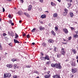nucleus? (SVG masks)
Returning <instances> with one entry per match:
<instances>
[{"mask_svg": "<svg viewBox=\"0 0 78 78\" xmlns=\"http://www.w3.org/2000/svg\"><path fill=\"white\" fill-rule=\"evenodd\" d=\"M69 15L70 16V17L72 18L73 17L74 15H73V12H69Z\"/></svg>", "mask_w": 78, "mask_h": 78, "instance_id": "9d476101", "label": "nucleus"}, {"mask_svg": "<svg viewBox=\"0 0 78 78\" xmlns=\"http://www.w3.org/2000/svg\"><path fill=\"white\" fill-rule=\"evenodd\" d=\"M5 8H3V12H5Z\"/></svg>", "mask_w": 78, "mask_h": 78, "instance_id": "603ef678", "label": "nucleus"}, {"mask_svg": "<svg viewBox=\"0 0 78 78\" xmlns=\"http://www.w3.org/2000/svg\"><path fill=\"white\" fill-rule=\"evenodd\" d=\"M63 41H66V40H65V39H63Z\"/></svg>", "mask_w": 78, "mask_h": 78, "instance_id": "774afa93", "label": "nucleus"}, {"mask_svg": "<svg viewBox=\"0 0 78 78\" xmlns=\"http://www.w3.org/2000/svg\"><path fill=\"white\" fill-rule=\"evenodd\" d=\"M14 69H16V67H17V65L16 64H14Z\"/></svg>", "mask_w": 78, "mask_h": 78, "instance_id": "e433bc0d", "label": "nucleus"}, {"mask_svg": "<svg viewBox=\"0 0 78 78\" xmlns=\"http://www.w3.org/2000/svg\"><path fill=\"white\" fill-rule=\"evenodd\" d=\"M11 25H14V24L13 23H12Z\"/></svg>", "mask_w": 78, "mask_h": 78, "instance_id": "052dcab7", "label": "nucleus"}, {"mask_svg": "<svg viewBox=\"0 0 78 78\" xmlns=\"http://www.w3.org/2000/svg\"><path fill=\"white\" fill-rule=\"evenodd\" d=\"M46 17V15L45 14L42 15L41 16V18L42 19H45Z\"/></svg>", "mask_w": 78, "mask_h": 78, "instance_id": "4468645a", "label": "nucleus"}, {"mask_svg": "<svg viewBox=\"0 0 78 78\" xmlns=\"http://www.w3.org/2000/svg\"><path fill=\"white\" fill-rule=\"evenodd\" d=\"M72 51L74 54H76V51H75V50L73 49L72 50Z\"/></svg>", "mask_w": 78, "mask_h": 78, "instance_id": "7c9ffc66", "label": "nucleus"}, {"mask_svg": "<svg viewBox=\"0 0 78 78\" xmlns=\"http://www.w3.org/2000/svg\"><path fill=\"white\" fill-rule=\"evenodd\" d=\"M59 2H61V0H57Z\"/></svg>", "mask_w": 78, "mask_h": 78, "instance_id": "69168bd1", "label": "nucleus"}, {"mask_svg": "<svg viewBox=\"0 0 78 78\" xmlns=\"http://www.w3.org/2000/svg\"><path fill=\"white\" fill-rule=\"evenodd\" d=\"M50 75H45V76H44V77L45 78H48L50 77Z\"/></svg>", "mask_w": 78, "mask_h": 78, "instance_id": "6ab92c4d", "label": "nucleus"}, {"mask_svg": "<svg viewBox=\"0 0 78 78\" xmlns=\"http://www.w3.org/2000/svg\"><path fill=\"white\" fill-rule=\"evenodd\" d=\"M13 78H17V76L16 75H14L13 76Z\"/></svg>", "mask_w": 78, "mask_h": 78, "instance_id": "de8ad7c7", "label": "nucleus"}, {"mask_svg": "<svg viewBox=\"0 0 78 78\" xmlns=\"http://www.w3.org/2000/svg\"><path fill=\"white\" fill-rule=\"evenodd\" d=\"M70 63L71 64V65L72 66H75V65L76 64H75V63L73 62V61H71L70 62Z\"/></svg>", "mask_w": 78, "mask_h": 78, "instance_id": "6e6552de", "label": "nucleus"}, {"mask_svg": "<svg viewBox=\"0 0 78 78\" xmlns=\"http://www.w3.org/2000/svg\"><path fill=\"white\" fill-rule=\"evenodd\" d=\"M11 74L9 73H5L4 74V78H6V77L9 78L11 77Z\"/></svg>", "mask_w": 78, "mask_h": 78, "instance_id": "f03ea898", "label": "nucleus"}, {"mask_svg": "<svg viewBox=\"0 0 78 78\" xmlns=\"http://www.w3.org/2000/svg\"><path fill=\"white\" fill-rule=\"evenodd\" d=\"M36 30V28H34L31 31L32 32H34V30Z\"/></svg>", "mask_w": 78, "mask_h": 78, "instance_id": "58836bf2", "label": "nucleus"}, {"mask_svg": "<svg viewBox=\"0 0 78 78\" xmlns=\"http://www.w3.org/2000/svg\"><path fill=\"white\" fill-rule=\"evenodd\" d=\"M71 39H72V37H69L68 40H70Z\"/></svg>", "mask_w": 78, "mask_h": 78, "instance_id": "79ce46f5", "label": "nucleus"}, {"mask_svg": "<svg viewBox=\"0 0 78 78\" xmlns=\"http://www.w3.org/2000/svg\"><path fill=\"white\" fill-rule=\"evenodd\" d=\"M18 13H19V15H20H20H21V14H22V12H18Z\"/></svg>", "mask_w": 78, "mask_h": 78, "instance_id": "473e14b6", "label": "nucleus"}, {"mask_svg": "<svg viewBox=\"0 0 78 78\" xmlns=\"http://www.w3.org/2000/svg\"><path fill=\"white\" fill-rule=\"evenodd\" d=\"M67 13H66V12H64L63 13V16H66L67 15Z\"/></svg>", "mask_w": 78, "mask_h": 78, "instance_id": "a878e982", "label": "nucleus"}, {"mask_svg": "<svg viewBox=\"0 0 78 78\" xmlns=\"http://www.w3.org/2000/svg\"><path fill=\"white\" fill-rule=\"evenodd\" d=\"M12 62H14L15 61H17V59L13 58L12 59Z\"/></svg>", "mask_w": 78, "mask_h": 78, "instance_id": "b1692460", "label": "nucleus"}, {"mask_svg": "<svg viewBox=\"0 0 78 78\" xmlns=\"http://www.w3.org/2000/svg\"><path fill=\"white\" fill-rule=\"evenodd\" d=\"M68 2H69L70 3H68V5L69 6V7H70L71 6V2H72V0H68Z\"/></svg>", "mask_w": 78, "mask_h": 78, "instance_id": "9b49d317", "label": "nucleus"}, {"mask_svg": "<svg viewBox=\"0 0 78 78\" xmlns=\"http://www.w3.org/2000/svg\"><path fill=\"white\" fill-rule=\"evenodd\" d=\"M56 48H57L56 47H54V50L55 51H56Z\"/></svg>", "mask_w": 78, "mask_h": 78, "instance_id": "a18cd8bd", "label": "nucleus"}, {"mask_svg": "<svg viewBox=\"0 0 78 78\" xmlns=\"http://www.w3.org/2000/svg\"><path fill=\"white\" fill-rule=\"evenodd\" d=\"M58 16V14L56 13H54L53 15V17H56Z\"/></svg>", "mask_w": 78, "mask_h": 78, "instance_id": "a211bd4d", "label": "nucleus"}, {"mask_svg": "<svg viewBox=\"0 0 78 78\" xmlns=\"http://www.w3.org/2000/svg\"><path fill=\"white\" fill-rule=\"evenodd\" d=\"M55 29L56 31H57V30H58V28L57 27H55Z\"/></svg>", "mask_w": 78, "mask_h": 78, "instance_id": "72a5a7b5", "label": "nucleus"}, {"mask_svg": "<svg viewBox=\"0 0 78 78\" xmlns=\"http://www.w3.org/2000/svg\"><path fill=\"white\" fill-rule=\"evenodd\" d=\"M45 12H47V13H48V11H46Z\"/></svg>", "mask_w": 78, "mask_h": 78, "instance_id": "680f3d73", "label": "nucleus"}, {"mask_svg": "<svg viewBox=\"0 0 78 78\" xmlns=\"http://www.w3.org/2000/svg\"><path fill=\"white\" fill-rule=\"evenodd\" d=\"M70 28H71V30H74L75 29V28L74 27H70Z\"/></svg>", "mask_w": 78, "mask_h": 78, "instance_id": "c85d7f7f", "label": "nucleus"}, {"mask_svg": "<svg viewBox=\"0 0 78 78\" xmlns=\"http://www.w3.org/2000/svg\"><path fill=\"white\" fill-rule=\"evenodd\" d=\"M51 5L52 6H56V4L53 3V2H51Z\"/></svg>", "mask_w": 78, "mask_h": 78, "instance_id": "aec40b11", "label": "nucleus"}, {"mask_svg": "<svg viewBox=\"0 0 78 78\" xmlns=\"http://www.w3.org/2000/svg\"><path fill=\"white\" fill-rule=\"evenodd\" d=\"M8 17L9 18H10V19H12V17H11V15L10 14H9L8 16Z\"/></svg>", "mask_w": 78, "mask_h": 78, "instance_id": "bb28decb", "label": "nucleus"}, {"mask_svg": "<svg viewBox=\"0 0 78 78\" xmlns=\"http://www.w3.org/2000/svg\"><path fill=\"white\" fill-rule=\"evenodd\" d=\"M44 29H45V28L44 27L40 26L39 27V29L40 31H41V30H43Z\"/></svg>", "mask_w": 78, "mask_h": 78, "instance_id": "f8f14e48", "label": "nucleus"}, {"mask_svg": "<svg viewBox=\"0 0 78 78\" xmlns=\"http://www.w3.org/2000/svg\"><path fill=\"white\" fill-rule=\"evenodd\" d=\"M51 33H52V34L54 35V36H55L56 34H55V32H54V31L52 30L51 31Z\"/></svg>", "mask_w": 78, "mask_h": 78, "instance_id": "412c9836", "label": "nucleus"}, {"mask_svg": "<svg viewBox=\"0 0 78 78\" xmlns=\"http://www.w3.org/2000/svg\"><path fill=\"white\" fill-rule=\"evenodd\" d=\"M21 3H23V0H20Z\"/></svg>", "mask_w": 78, "mask_h": 78, "instance_id": "6e6d98bb", "label": "nucleus"}, {"mask_svg": "<svg viewBox=\"0 0 78 78\" xmlns=\"http://www.w3.org/2000/svg\"><path fill=\"white\" fill-rule=\"evenodd\" d=\"M64 11H65V12L67 13V12H68V10L67 9H65Z\"/></svg>", "mask_w": 78, "mask_h": 78, "instance_id": "c756f323", "label": "nucleus"}, {"mask_svg": "<svg viewBox=\"0 0 78 78\" xmlns=\"http://www.w3.org/2000/svg\"><path fill=\"white\" fill-rule=\"evenodd\" d=\"M34 73H37V74H39V72L36 71L34 72Z\"/></svg>", "mask_w": 78, "mask_h": 78, "instance_id": "ea45409f", "label": "nucleus"}, {"mask_svg": "<svg viewBox=\"0 0 78 78\" xmlns=\"http://www.w3.org/2000/svg\"><path fill=\"white\" fill-rule=\"evenodd\" d=\"M19 36H18V35H17L16 33H15V38L16 39V38H17Z\"/></svg>", "mask_w": 78, "mask_h": 78, "instance_id": "393cba45", "label": "nucleus"}, {"mask_svg": "<svg viewBox=\"0 0 78 78\" xmlns=\"http://www.w3.org/2000/svg\"><path fill=\"white\" fill-rule=\"evenodd\" d=\"M42 45L43 46V47H46V43H43L42 44Z\"/></svg>", "mask_w": 78, "mask_h": 78, "instance_id": "4be33fe9", "label": "nucleus"}, {"mask_svg": "<svg viewBox=\"0 0 78 78\" xmlns=\"http://www.w3.org/2000/svg\"><path fill=\"white\" fill-rule=\"evenodd\" d=\"M54 78H60V76L59 75H56L53 76Z\"/></svg>", "mask_w": 78, "mask_h": 78, "instance_id": "1a4fd4ad", "label": "nucleus"}, {"mask_svg": "<svg viewBox=\"0 0 78 78\" xmlns=\"http://www.w3.org/2000/svg\"><path fill=\"white\" fill-rule=\"evenodd\" d=\"M65 50L64 48H62L61 49V53L62 55H64L65 53Z\"/></svg>", "mask_w": 78, "mask_h": 78, "instance_id": "20e7f679", "label": "nucleus"}, {"mask_svg": "<svg viewBox=\"0 0 78 78\" xmlns=\"http://www.w3.org/2000/svg\"><path fill=\"white\" fill-rule=\"evenodd\" d=\"M9 45H10V46H12V43H9Z\"/></svg>", "mask_w": 78, "mask_h": 78, "instance_id": "3c124183", "label": "nucleus"}, {"mask_svg": "<svg viewBox=\"0 0 78 78\" xmlns=\"http://www.w3.org/2000/svg\"><path fill=\"white\" fill-rule=\"evenodd\" d=\"M46 73H48V74H49L50 73V71H46L45 72Z\"/></svg>", "mask_w": 78, "mask_h": 78, "instance_id": "4c0bfd02", "label": "nucleus"}, {"mask_svg": "<svg viewBox=\"0 0 78 78\" xmlns=\"http://www.w3.org/2000/svg\"><path fill=\"white\" fill-rule=\"evenodd\" d=\"M24 14H25V16L27 17H30V15H29V14H28V13L24 12Z\"/></svg>", "mask_w": 78, "mask_h": 78, "instance_id": "ddd939ff", "label": "nucleus"}, {"mask_svg": "<svg viewBox=\"0 0 78 78\" xmlns=\"http://www.w3.org/2000/svg\"><path fill=\"white\" fill-rule=\"evenodd\" d=\"M50 64V62H47L46 63V64Z\"/></svg>", "mask_w": 78, "mask_h": 78, "instance_id": "37998d69", "label": "nucleus"}, {"mask_svg": "<svg viewBox=\"0 0 78 78\" xmlns=\"http://www.w3.org/2000/svg\"><path fill=\"white\" fill-rule=\"evenodd\" d=\"M63 31L65 33V34H67L68 33H69L68 30L66 28H64L63 29Z\"/></svg>", "mask_w": 78, "mask_h": 78, "instance_id": "39448f33", "label": "nucleus"}, {"mask_svg": "<svg viewBox=\"0 0 78 78\" xmlns=\"http://www.w3.org/2000/svg\"><path fill=\"white\" fill-rule=\"evenodd\" d=\"M48 42L49 43H53L54 42V41H53V40L51 39H49L48 40Z\"/></svg>", "mask_w": 78, "mask_h": 78, "instance_id": "0eeeda50", "label": "nucleus"}, {"mask_svg": "<svg viewBox=\"0 0 78 78\" xmlns=\"http://www.w3.org/2000/svg\"><path fill=\"white\" fill-rule=\"evenodd\" d=\"M70 75L71 76V77H73V75L72 74H71Z\"/></svg>", "mask_w": 78, "mask_h": 78, "instance_id": "864d4df0", "label": "nucleus"}, {"mask_svg": "<svg viewBox=\"0 0 78 78\" xmlns=\"http://www.w3.org/2000/svg\"><path fill=\"white\" fill-rule=\"evenodd\" d=\"M0 50H2V44L0 43Z\"/></svg>", "mask_w": 78, "mask_h": 78, "instance_id": "cd10ccee", "label": "nucleus"}, {"mask_svg": "<svg viewBox=\"0 0 78 78\" xmlns=\"http://www.w3.org/2000/svg\"><path fill=\"white\" fill-rule=\"evenodd\" d=\"M6 0L8 2H11V0Z\"/></svg>", "mask_w": 78, "mask_h": 78, "instance_id": "13d9d810", "label": "nucleus"}, {"mask_svg": "<svg viewBox=\"0 0 78 78\" xmlns=\"http://www.w3.org/2000/svg\"><path fill=\"white\" fill-rule=\"evenodd\" d=\"M73 37L75 38H77V37H78V35L77 34L74 35L73 36Z\"/></svg>", "mask_w": 78, "mask_h": 78, "instance_id": "5701e85b", "label": "nucleus"}, {"mask_svg": "<svg viewBox=\"0 0 78 78\" xmlns=\"http://www.w3.org/2000/svg\"><path fill=\"white\" fill-rule=\"evenodd\" d=\"M32 45H34V44H35V43H32Z\"/></svg>", "mask_w": 78, "mask_h": 78, "instance_id": "e2e57ef3", "label": "nucleus"}, {"mask_svg": "<svg viewBox=\"0 0 78 78\" xmlns=\"http://www.w3.org/2000/svg\"><path fill=\"white\" fill-rule=\"evenodd\" d=\"M40 23H43V22H42V21H41L40 22Z\"/></svg>", "mask_w": 78, "mask_h": 78, "instance_id": "bf43d9fd", "label": "nucleus"}, {"mask_svg": "<svg viewBox=\"0 0 78 78\" xmlns=\"http://www.w3.org/2000/svg\"><path fill=\"white\" fill-rule=\"evenodd\" d=\"M26 67L27 68H30L31 67V66L30 65H28L27 66H26Z\"/></svg>", "mask_w": 78, "mask_h": 78, "instance_id": "c9c22d12", "label": "nucleus"}, {"mask_svg": "<svg viewBox=\"0 0 78 78\" xmlns=\"http://www.w3.org/2000/svg\"><path fill=\"white\" fill-rule=\"evenodd\" d=\"M3 35L4 36H6V34H5V33H3Z\"/></svg>", "mask_w": 78, "mask_h": 78, "instance_id": "5fc2aeb1", "label": "nucleus"}, {"mask_svg": "<svg viewBox=\"0 0 78 78\" xmlns=\"http://www.w3.org/2000/svg\"><path fill=\"white\" fill-rule=\"evenodd\" d=\"M76 59H78V56H77L76 57Z\"/></svg>", "mask_w": 78, "mask_h": 78, "instance_id": "338daca9", "label": "nucleus"}, {"mask_svg": "<svg viewBox=\"0 0 78 78\" xmlns=\"http://www.w3.org/2000/svg\"><path fill=\"white\" fill-rule=\"evenodd\" d=\"M77 71V69L76 68H73L72 69V72L73 73H76Z\"/></svg>", "mask_w": 78, "mask_h": 78, "instance_id": "7ed1b4c3", "label": "nucleus"}, {"mask_svg": "<svg viewBox=\"0 0 78 78\" xmlns=\"http://www.w3.org/2000/svg\"><path fill=\"white\" fill-rule=\"evenodd\" d=\"M31 9H32V6L31 5H30L28 9V11H31Z\"/></svg>", "mask_w": 78, "mask_h": 78, "instance_id": "2eb2a0df", "label": "nucleus"}, {"mask_svg": "<svg viewBox=\"0 0 78 78\" xmlns=\"http://www.w3.org/2000/svg\"><path fill=\"white\" fill-rule=\"evenodd\" d=\"M7 67L9 68H11L12 67V64H8L6 65Z\"/></svg>", "mask_w": 78, "mask_h": 78, "instance_id": "423d86ee", "label": "nucleus"}, {"mask_svg": "<svg viewBox=\"0 0 78 78\" xmlns=\"http://www.w3.org/2000/svg\"><path fill=\"white\" fill-rule=\"evenodd\" d=\"M60 56V55L59 54H58L57 55V57L59 58Z\"/></svg>", "mask_w": 78, "mask_h": 78, "instance_id": "a19ab883", "label": "nucleus"}, {"mask_svg": "<svg viewBox=\"0 0 78 78\" xmlns=\"http://www.w3.org/2000/svg\"><path fill=\"white\" fill-rule=\"evenodd\" d=\"M27 38H30V35H27Z\"/></svg>", "mask_w": 78, "mask_h": 78, "instance_id": "49530a36", "label": "nucleus"}, {"mask_svg": "<svg viewBox=\"0 0 78 78\" xmlns=\"http://www.w3.org/2000/svg\"><path fill=\"white\" fill-rule=\"evenodd\" d=\"M45 59H47V60H50L49 59V57L47 55L46 56L44 57Z\"/></svg>", "mask_w": 78, "mask_h": 78, "instance_id": "dca6fc26", "label": "nucleus"}, {"mask_svg": "<svg viewBox=\"0 0 78 78\" xmlns=\"http://www.w3.org/2000/svg\"><path fill=\"white\" fill-rule=\"evenodd\" d=\"M51 66L53 67H55L56 68H57V69H61L62 68V67L61 66L60 63H56L55 64H51Z\"/></svg>", "mask_w": 78, "mask_h": 78, "instance_id": "f257e3e1", "label": "nucleus"}, {"mask_svg": "<svg viewBox=\"0 0 78 78\" xmlns=\"http://www.w3.org/2000/svg\"><path fill=\"white\" fill-rule=\"evenodd\" d=\"M26 35V34H25V33L24 34H23V36H25V35Z\"/></svg>", "mask_w": 78, "mask_h": 78, "instance_id": "4d7b16f0", "label": "nucleus"}, {"mask_svg": "<svg viewBox=\"0 0 78 78\" xmlns=\"http://www.w3.org/2000/svg\"><path fill=\"white\" fill-rule=\"evenodd\" d=\"M9 23H12V20H10L9 22Z\"/></svg>", "mask_w": 78, "mask_h": 78, "instance_id": "09e8293b", "label": "nucleus"}, {"mask_svg": "<svg viewBox=\"0 0 78 78\" xmlns=\"http://www.w3.org/2000/svg\"><path fill=\"white\" fill-rule=\"evenodd\" d=\"M14 34L13 33H12H12L11 34L10 36H14V35L13 34Z\"/></svg>", "mask_w": 78, "mask_h": 78, "instance_id": "f704fd0d", "label": "nucleus"}, {"mask_svg": "<svg viewBox=\"0 0 78 78\" xmlns=\"http://www.w3.org/2000/svg\"><path fill=\"white\" fill-rule=\"evenodd\" d=\"M40 59L41 60H44V57L43 56L40 57Z\"/></svg>", "mask_w": 78, "mask_h": 78, "instance_id": "2f4dec72", "label": "nucleus"}, {"mask_svg": "<svg viewBox=\"0 0 78 78\" xmlns=\"http://www.w3.org/2000/svg\"><path fill=\"white\" fill-rule=\"evenodd\" d=\"M8 34H9V35L10 36V35H11V34L10 33V32L8 31Z\"/></svg>", "mask_w": 78, "mask_h": 78, "instance_id": "8fccbe9b", "label": "nucleus"}, {"mask_svg": "<svg viewBox=\"0 0 78 78\" xmlns=\"http://www.w3.org/2000/svg\"><path fill=\"white\" fill-rule=\"evenodd\" d=\"M21 22H22V21L21 20H20L19 21V23H21Z\"/></svg>", "mask_w": 78, "mask_h": 78, "instance_id": "0e129e2a", "label": "nucleus"}, {"mask_svg": "<svg viewBox=\"0 0 78 78\" xmlns=\"http://www.w3.org/2000/svg\"><path fill=\"white\" fill-rule=\"evenodd\" d=\"M14 42H15V43H18L19 44V43H20V42H19V41H17V40H16L15 39H14Z\"/></svg>", "mask_w": 78, "mask_h": 78, "instance_id": "f3484780", "label": "nucleus"}, {"mask_svg": "<svg viewBox=\"0 0 78 78\" xmlns=\"http://www.w3.org/2000/svg\"><path fill=\"white\" fill-rule=\"evenodd\" d=\"M40 2L41 3H43V2L44 1V0H40Z\"/></svg>", "mask_w": 78, "mask_h": 78, "instance_id": "c03bdc74", "label": "nucleus"}]
</instances>
